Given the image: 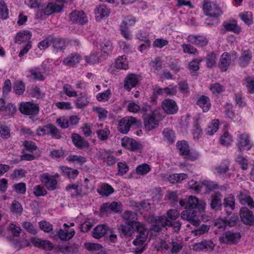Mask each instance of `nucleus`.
Segmentation results:
<instances>
[{
	"mask_svg": "<svg viewBox=\"0 0 254 254\" xmlns=\"http://www.w3.org/2000/svg\"><path fill=\"white\" fill-rule=\"evenodd\" d=\"M51 44L55 52L63 50L65 48V41L64 39L60 37H51Z\"/></svg>",
	"mask_w": 254,
	"mask_h": 254,
	"instance_id": "33",
	"label": "nucleus"
},
{
	"mask_svg": "<svg viewBox=\"0 0 254 254\" xmlns=\"http://www.w3.org/2000/svg\"><path fill=\"white\" fill-rule=\"evenodd\" d=\"M147 221L149 223H157L162 227H170L171 221L165 215H161L158 217L154 215H149L147 218Z\"/></svg>",
	"mask_w": 254,
	"mask_h": 254,
	"instance_id": "18",
	"label": "nucleus"
},
{
	"mask_svg": "<svg viewBox=\"0 0 254 254\" xmlns=\"http://www.w3.org/2000/svg\"><path fill=\"white\" fill-rule=\"evenodd\" d=\"M122 146L131 151H137L141 148V145L135 139L125 136L122 139Z\"/></svg>",
	"mask_w": 254,
	"mask_h": 254,
	"instance_id": "20",
	"label": "nucleus"
},
{
	"mask_svg": "<svg viewBox=\"0 0 254 254\" xmlns=\"http://www.w3.org/2000/svg\"><path fill=\"white\" fill-rule=\"evenodd\" d=\"M19 111L23 115L35 116L39 113V107L31 102H22L20 105Z\"/></svg>",
	"mask_w": 254,
	"mask_h": 254,
	"instance_id": "4",
	"label": "nucleus"
},
{
	"mask_svg": "<svg viewBox=\"0 0 254 254\" xmlns=\"http://www.w3.org/2000/svg\"><path fill=\"white\" fill-rule=\"evenodd\" d=\"M113 48V43L109 39H105L101 44V51L107 55L112 53Z\"/></svg>",
	"mask_w": 254,
	"mask_h": 254,
	"instance_id": "49",
	"label": "nucleus"
},
{
	"mask_svg": "<svg viewBox=\"0 0 254 254\" xmlns=\"http://www.w3.org/2000/svg\"><path fill=\"white\" fill-rule=\"evenodd\" d=\"M151 170L149 165L146 163H143L137 166L135 168L136 174L140 175H144L149 173Z\"/></svg>",
	"mask_w": 254,
	"mask_h": 254,
	"instance_id": "56",
	"label": "nucleus"
},
{
	"mask_svg": "<svg viewBox=\"0 0 254 254\" xmlns=\"http://www.w3.org/2000/svg\"><path fill=\"white\" fill-rule=\"evenodd\" d=\"M241 20L247 25H250L253 22V14L251 12L246 11L239 15Z\"/></svg>",
	"mask_w": 254,
	"mask_h": 254,
	"instance_id": "58",
	"label": "nucleus"
},
{
	"mask_svg": "<svg viewBox=\"0 0 254 254\" xmlns=\"http://www.w3.org/2000/svg\"><path fill=\"white\" fill-rule=\"evenodd\" d=\"M196 104L204 112H207L210 108V99L207 96L202 95L197 101Z\"/></svg>",
	"mask_w": 254,
	"mask_h": 254,
	"instance_id": "41",
	"label": "nucleus"
},
{
	"mask_svg": "<svg viewBox=\"0 0 254 254\" xmlns=\"http://www.w3.org/2000/svg\"><path fill=\"white\" fill-rule=\"evenodd\" d=\"M202 8L205 14L210 17L218 18L222 14L220 8L208 0H203Z\"/></svg>",
	"mask_w": 254,
	"mask_h": 254,
	"instance_id": "3",
	"label": "nucleus"
},
{
	"mask_svg": "<svg viewBox=\"0 0 254 254\" xmlns=\"http://www.w3.org/2000/svg\"><path fill=\"white\" fill-rule=\"evenodd\" d=\"M81 60L82 57L79 55L77 54H71L63 60V64L65 65L74 66L79 63Z\"/></svg>",
	"mask_w": 254,
	"mask_h": 254,
	"instance_id": "35",
	"label": "nucleus"
},
{
	"mask_svg": "<svg viewBox=\"0 0 254 254\" xmlns=\"http://www.w3.org/2000/svg\"><path fill=\"white\" fill-rule=\"evenodd\" d=\"M71 139L74 145L78 149H83L89 147L88 142L77 133H73Z\"/></svg>",
	"mask_w": 254,
	"mask_h": 254,
	"instance_id": "28",
	"label": "nucleus"
},
{
	"mask_svg": "<svg viewBox=\"0 0 254 254\" xmlns=\"http://www.w3.org/2000/svg\"><path fill=\"white\" fill-rule=\"evenodd\" d=\"M97 191L103 196H108L114 192V190L111 185L104 183L97 189Z\"/></svg>",
	"mask_w": 254,
	"mask_h": 254,
	"instance_id": "43",
	"label": "nucleus"
},
{
	"mask_svg": "<svg viewBox=\"0 0 254 254\" xmlns=\"http://www.w3.org/2000/svg\"><path fill=\"white\" fill-rule=\"evenodd\" d=\"M219 122L217 120H213L209 124L206 129V133L208 135H212L217 131L219 128Z\"/></svg>",
	"mask_w": 254,
	"mask_h": 254,
	"instance_id": "53",
	"label": "nucleus"
},
{
	"mask_svg": "<svg viewBox=\"0 0 254 254\" xmlns=\"http://www.w3.org/2000/svg\"><path fill=\"white\" fill-rule=\"evenodd\" d=\"M188 208L191 210L197 209L200 212H203L206 204L202 199H198L196 197L190 195L188 198Z\"/></svg>",
	"mask_w": 254,
	"mask_h": 254,
	"instance_id": "12",
	"label": "nucleus"
},
{
	"mask_svg": "<svg viewBox=\"0 0 254 254\" xmlns=\"http://www.w3.org/2000/svg\"><path fill=\"white\" fill-rule=\"evenodd\" d=\"M201 186H204L209 191L219 189L218 183L210 180H203L201 182Z\"/></svg>",
	"mask_w": 254,
	"mask_h": 254,
	"instance_id": "59",
	"label": "nucleus"
},
{
	"mask_svg": "<svg viewBox=\"0 0 254 254\" xmlns=\"http://www.w3.org/2000/svg\"><path fill=\"white\" fill-rule=\"evenodd\" d=\"M230 165V162L229 160H223L220 165L215 168V170L219 175L224 176L229 171Z\"/></svg>",
	"mask_w": 254,
	"mask_h": 254,
	"instance_id": "42",
	"label": "nucleus"
},
{
	"mask_svg": "<svg viewBox=\"0 0 254 254\" xmlns=\"http://www.w3.org/2000/svg\"><path fill=\"white\" fill-rule=\"evenodd\" d=\"M222 198L223 195L220 191H215L212 193L209 198L211 209L215 211L221 210L223 206Z\"/></svg>",
	"mask_w": 254,
	"mask_h": 254,
	"instance_id": "7",
	"label": "nucleus"
},
{
	"mask_svg": "<svg viewBox=\"0 0 254 254\" xmlns=\"http://www.w3.org/2000/svg\"><path fill=\"white\" fill-rule=\"evenodd\" d=\"M137 120L132 117H125L121 119L118 125V130L122 133L127 134L131 126L136 123Z\"/></svg>",
	"mask_w": 254,
	"mask_h": 254,
	"instance_id": "8",
	"label": "nucleus"
},
{
	"mask_svg": "<svg viewBox=\"0 0 254 254\" xmlns=\"http://www.w3.org/2000/svg\"><path fill=\"white\" fill-rule=\"evenodd\" d=\"M93 111L97 114L100 121H104L107 117L108 111L103 108L93 107Z\"/></svg>",
	"mask_w": 254,
	"mask_h": 254,
	"instance_id": "54",
	"label": "nucleus"
},
{
	"mask_svg": "<svg viewBox=\"0 0 254 254\" xmlns=\"http://www.w3.org/2000/svg\"><path fill=\"white\" fill-rule=\"evenodd\" d=\"M187 40L188 42L201 47L206 46L208 42V39L204 36L195 34L189 35L187 38Z\"/></svg>",
	"mask_w": 254,
	"mask_h": 254,
	"instance_id": "16",
	"label": "nucleus"
},
{
	"mask_svg": "<svg viewBox=\"0 0 254 254\" xmlns=\"http://www.w3.org/2000/svg\"><path fill=\"white\" fill-rule=\"evenodd\" d=\"M63 90L64 93L69 97H75L77 96V92L70 84H64L63 86Z\"/></svg>",
	"mask_w": 254,
	"mask_h": 254,
	"instance_id": "64",
	"label": "nucleus"
},
{
	"mask_svg": "<svg viewBox=\"0 0 254 254\" xmlns=\"http://www.w3.org/2000/svg\"><path fill=\"white\" fill-rule=\"evenodd\" d=\"M215 247L214 243L211 240H204L193 245V249L196 251L204 252L212 251Z\"/></svg>",
	"mask_w": 254,
	"mask_h": 254,
	"instance_id": "24",
	"label": "nucleus"
},
{
	"mask_svg": "<svg viewBox=\"0 0 254 254\" xmlns=\"http://www.w3.org/2000/svg\"><path fill=\"white\" fill-rule=\"evenodd\" d=\"M133 228L138 234L133 240V244L135 246L143 245L148 237V232L145 225L140 222L133 223Z\"/></svg>",
	"mask_w": 254,
	"mask_h": 254,
	"instance_id": "2",
	"label": "nucleus"
},
{
	"mask_svg": "<svg viewBox=\"0 0 254 254\" xmlns=\"http://www.w3.org/2000/svg\"><path fill=\"white\" fill-rule=\"evenodd\" d=\"M110 231V228L107 225L105 224L98 225L93 229L92 233V236L95 239H99L104 236Z\"/></svg>",
	"mask_w": 254,
	"mask_h": 254,
	"instance_id": "32",
	"label": "nucleus"
},
{
	"mask_svg": "<svg viewBox=\"0 0 254 254\" xmlns=\"http://www.w3.org/2000/svg\"><path fill=\"white\" fill-rule=\"evenodd\" d=\"M139 211L142 213L145 211H148L151 209V204L148 200H143L136 205Z\"/></svg>",
	"mask_w": 254,
	"mask_h": 254,
	"instance_id": "61",
	"label": "nucleus"
},
{
	"mask_svg": "<svg viewBox=\"0 0 254 254\" xmlns=\"http://www.w3.org/2000/svg\"><path fill=\"white\" fill-rule=\"evenodd\" d=\"M231 57L229 53L225 52L220 56L218 67L222 72L226 71L231 64Z\"/></svg>",
	"mask_w": 254,
	"mask_h": 254,
	"instance_id": "22",
	"label": "nucleus"
},
{
	"mask_svg": "<svg viewBox=\"0 0 254 254\" xmlns=\"http://www.w3.org/2000/svg\"><path fill=\"white\" fill-rule=\"evenodd\" d=\"M17 111L15 105L11 103L7 104L3 110L2 111V116L5 119L13 117Z\"/></svg>",
	"mask_w": 254,
	"mask_h": 254,
	"instance_id": "36",
	"label": "nucleus"
},
{
	"mask_svg": "<svg viewBox=\"0 0 254 254\" xmlns=\"http://www.w3.org/2000/svg\"><path fill=\"white\" fill-rule=\"evenodd\" d=\"M141 80L139 75L134 73H129L125 77L124 80V88L127 91H130L131 89L136 87Z\"/></svg>",
	"mask_w": 254,
	"mask_h": 254,
	"instance_id": "11",
	"label": "nucleus"
},
{
	"mask_svg": "<svg viewBox=\"0 0 254 254\" xmlns=\"http://www.w3.org/2000/svg\"><path fill=\"white\" fill-rule=\"evenodd\" d=\"M224 113L229 118L234 121H238L240 120V117L238 115H236L233 110V106L232 104L226 103L224 106Z\"/></svg>",
	"mask_w": 254,
	"mask_h": 254,
	"instance_id": "40",
	"label": "nucleus"
},
{
	"mask_svg": "<svg viewBox=\"0 0 254 254\" xmlns=\"http://www.w3.org/2000/svg\"><path fill=\"white\" fill-rule=\"evenodd\" d=\"M42 183L49 190H53L57 189L58 181L55 176L48 173H43L40 176Z\"/></svg>",
	"mask_w": 254,
	"mask_h": 254,
	"instance_id": "10",
	"label": "nucleus"
},
{
	"mask_svg": "<svg viewBox=\"0 0 254 254\" xmlns=\"http://www.w3.org/2000/svg\"><path fill=\"white\" fill-rule=\"evenodd\" d=\"M188 178V175L185 173L173 174L168 178V181L172 183H180Z\"/></svg>",
	"mask_w": 254,
	"mask_h": 254,
	"instance_id": "48",
	"label": "nucleus"
},
{
	"mask_svg": "<svg viewBox=\"0 0 254 254\" xmlns=\"http://www.w3.org/2000/svg\"><path fill=\"white\" fill-rule=\"evenodd\" d=\"M61 11V4L58 5L55 4L54 2H49L42 11L38 12L37 16L39 15H42V13H43L47 16H49L55 13L60 12Z\"/></svg>",
	"mask_w": 254,
	"mask_h": 254,
	"instance_id": "26",
	"label": "nucleus"
},
{
	"mask_svg": "<svg viewBox=\"0 0 254 254\" xmlns=\"http://www.w3.org/2000/svg\"><path fill=\"white\" fill-rule=\"evenodd\" d=\"M244 84L247 87L249 93H254V78L252 76H248L244 79Z\"/></svg>",
	"mask_w": 254,
	"mask_h": 254,
	"instance_id": "60",
	"label": "nucleus"
},
{
	"mask_svg": "<svg viewBox=\"0 0 254 254\" xmlns=\"http://www.w3.org/2000/svg\"><path fill=\"white\" fill-rule=\"evenodd\" d=\"M209 89L212 94L215 96L220 94L225 90L224 86L219 83L211 84L209 87Z\"/></svg>",
	"mask_w": 254,
	"mask_h": 254,
	"instance_id": "51",
	"label": "nucleus"
},
{
	"mask_svg": "<svg viewBox=\"0 0 254 254\" xmlns=\"http://www.w3.org/2000/svg\"><path fill=\"white\" fill-rule=\"evenodd\" d=\"M163 140L169 144H172L176 140V134L174 131L168 128H165L162 131Z\"/></svg>",
	"mask_w": 254,
	"mask_h": 254,
	"instance_id": "39",
	"label": "nucleus"
},
{
	"mask_svg": "<svg viewBox=\"0 0 254 254\" xmlns=\"http://www.w3.org/2000/svg\"><path fill=\"white\" fill-rule=\"evenodd\" d=\"M252 58V53L250 50L242 51L238 60V64L241 67H246L250 64Z\"/></svg>",
	"mask_w": 254,
	"mask_h": 254,
	"instance_id": "21",
	"label": "nucleus"
},
{
	"mask_svg": "<svg viewBox=\"0 0 254 254\" xmlns=\"http://www.w3.org/2000/svg\"><path fill=\"white\" fill-rule=\"evenodd\" d=\"M88 103L87 94L85 93H82L76 100L75 106L76 108L80 109L86 106Z\"/></svg>",
	"mask_w": 254,
	"mask_h": 254,
	"instance_id": "50",
	"label": "nucleus"
},
{
	"mask_svg": "<svg viewBox=\"0 0 254 254\" xmlns=\"http://www.w3.org/2000/svg\"><path fill=\"white\" fill-rule=\"evenodd\" d=\"M241 237L240 233L229 231L222 235L219 238V240L221 243L224 244H236L239 242Z\"/></svg>",
	"mask_w": 254,
	"mask_h": 254,
	"instance_id": "5",
	"label": "nucleus"
},
{
	"mask_svg": "<svg viewBox=\"0 0 254 254\" xmlns=\"http://www.w3.org/2000/svg\"><path fill=\"white\" fill-rule=\"evenodd\" d=\"M100 157L102 159L107 160V164L109 166L114 165L117 162V158L113 156L110 150H105L101 152Z\"/></svg>",
	"mask_w": 254,
	"mask_h": 254,
	"instance_id": "38",
	"label": "nucleus"
},
{
	"mask_svg": "<svg viewBox=\"0 0 254 254\" xmlns=\"http://www.w3.org/2000/svg\"><path fill=\"white\" fill-rule=\"evenodd\" d=\"M65 190L71 194L72 198L77 199H80L86 194V192L82 190L81 187L76 184L67 185Z\"/></svg>",
	"mask_w": 254,
	"mask_h": 254,
	"instance_id": "17",
	"label": "nucleus"
},
{
	"mask_svg": "<svg viewBox=\"0 0 254 254\" xmlns=\"http://www.w3.org/2000/svg\"><path fill=\"white\" fill-rule=\"evenodd\" d=\"M223 205L224 207L233 210L235 208V198L233 194H229L223 199Z\"/></svg>",
	"mask_w": 254,
	"mask_h": 254,
	"instance_id": "47",
	"label": "nucleus"
},
{
	"mask_svg": "<svg viewBox=\"0 0 254 254\" xmlns=\"http://www.w3.org/2000/svg\"><path fill=\"white\" fill-rule=\"evenodd\" d=\"M137 221H131L127 224H122L119 228L121 237H129L132 235L135 229L133 228V223L137 222Z\"/></svg>",
	"mask_w": 254,
	"mask_h": 254,
	"instance_id": "29",
	"label": "nucleus"
},
{
	"mask_svg": "<svg viewBox=\"0 0 254 254\" xmlns=\"http://www.w3.org/2000/svg\"><path fill=\"white\" fill-rule=\"evenodd\" d=\"M36 134L42 136L49 135L56 139H60L63 138L64 135L61 131L52 124L39 127L36 130Z\"/></svg>",
	"mask_w": 254,
	"mask_h": 254,
	"instance_id": "1",
	"label": "nucleus"
},
{
	"mask_svg": "<svg viewBox=\"0 0 254 254\" xmlns=\"http://www.w3.org/2000/svg\"><path fill=\"white\" fill-rule=\"evenodd\" d=\"M162 107L168 114H174L178 110L176 102L172 99H167L163 101Z\"/></svg>",
	"mask_w": 254,
	"mask_h": 254,
	"instance_id": "25",
	"label": "nucleus"
},
{
	"mask_svg": "<svg viewBox=\"0 0 254 254\" xmlns=\"http://www.w3.org/2000/svg\"><path fill=\"white\" fill-rule=\"evenodd\" d=\"M177 146L180 151V154L184 156L185 158L190 160H194L196 159L197 156H192L190 154V147L186 141H178L177 143Z\"/></svg>",
	"mask_w": 254,
	"mask_h": 254,
	"instance_id": "15",
	"label": "nucleus"
},
{
	"mask_svg": "<svg viewBox=\"0 0 254 254\" xmlns=\"http://www.w3.org/2000/svg\"><path fill=\"white\" fill-rule=\"evenodd\" d=\"M238 141L239 143L237 144V146L240 151H242V149L250 150L252 147L249 136L246 133L240 134Z\"/></svg>",
	"mask_w": 254,
	"mask_h": 254,
	"instance_id": "31",
	"label": "nucleus"
},
{
	"mask_svg": "<svg viewBox=\"0 0 254 254\" xmlns=\"http://www.w3.org/2000/svg\"><path fill=\"white\" fill-rule=\"evenodd\" d=\"M60 169L64 175L71 179H75L79 174V172L77 169L67 167L61 166Z\"/></svg>",
	"mask_w": 254,
	"mask_h": 254,
	"instance_id": "45",
	"label": "nucleus"
},
{
	"mask_svg": "<svg viewBox=\"0 0 254 254\" xmlns=\"http://www.w3.org/2000/svg\"><path fill=\"white\" fill-rule=\"evenodd\" d=\"M0 16L3 19H6L8 17V9L3 0H0Z\"/></svg>",
	"mask_w": 254,
	"mask_h": 254,
	"instance_id": "62",
	"label": "nucleus"
},
{
	"mask_svg": "<svg viewBox=\"0 0 254 254\" xmlns=\"http://www.w3.org/2000/svg\"><path fill=\"white\" fill-rule=\"evenodd\" d=\"M75 231L72 229L69 232L64 231L61 229L58 232V236L62 240L68 241L71 239L75 235Z\"/></svg>",
	"mask_w": 254,
	"mask_h": 254,
	"instance_id": "52",
	"label": "nucleus"
},
{
	"mask_svg": "<svg viewBox=\"0 0 254 254\" xmlns=\"http://www.w3.org/2000/svg\"><path fill=\"white\" fill-rule=\"evenodd\" d=\"M186 209V210L182 212L181 217L182 219L189 221L191 218L194 217L196 216V211L190 208Z\"/></svg>",
	"mask_w": 254,
	"mask_h": 254,
	"instance_id": "55",
	"label": "nucleus"
},
{
	"mask_svg": "<svg viewBox=\"0 0 254 254\" xmlns=\"http://www.w3.org/2000/svg\"><path fill=\"white\" fill-rule=\"evenodd\" d=\"M98 52H93L89 56H85L84 59L86 63L90 64H94L99 62L100 57L98 56Z\"/></svg>",
	"mask_w": 254,
	"mask_h": 254,
	"instance_id": "57",
	"label": "nucleus"
},
{
	"mask_svg": "<svg viewBox=\"0 0 254 254\" xmlns=\"http://www.w3.org/2000/svg\"><path fill=\"white\" fill-rule=\"evenodd\" d=\"M237 197L241 204L247 205L251 209H254V200L250 196L249 191L246 190H242L238 192Z\"/></svg>",
	"mask_w": 254,
	"mask_h": 254,
	"instance_id": "9",
	"label": "nucleus"
},
{
	"mask_svg": "<svg viewBox=\"0 0 254 254\" xmlns=\"http://www.w3.org/2000/svg\"><path fill=\"white\" fill-rule=\"evenodd\" d=\"M240 216L242 222L247 225H252L254 223V216L252 211L248 207H242L240 210Z\"/></svg>",
	"mask_w": 254,
	"mask_h": 254,
	"instance_id": "14",
	"label": "nucleus"
},
{
	"mask_svg": "<svg viewBox=\"0 0 254 254\" xmlns=\"http://www.w3.org/2000/svg\"><path fill=\"white\" fill-rule=\"evenodd\" d=\"M60 250L64 254H76L78 252L77 245L74 244L63 245L60 247Z\"/></svg>",
	"mask_w": 254,
	"mask_h": 254,
	"instance_id": "44",
	"label": "nucleus"
},
{
	"mask_svg": "<svg viewBox=\"0 0 254 254\" xmlns=\"http://www.w3.org/2000/svg\"><path fill=\"white\" fill-rule=\"evenodd\" d=\"M171 248V251L173 254H178L182 249V240L177 237L172 238L170 242Z\"/></svg>",
	"mask_w": 254,
	"mask_h": 254,
	"instance_id": "37",
	"label": "nucleus"
},
{
	"mask_svg": "<svg viewBox=\"0 0 254 254\" xmlns=\"http://www.w3.org/2000/svg\"><path fill=\"white\" fill-rule=\"evenodd\" d=\"M31 32L28 30L20 31L16 35L15 42L20 45L25 43L26 44L31 42Z\"/></svg>",
	"mask_w": 254,
	"mask_h": 254,
	"instance_id": "30",
	"label": "nucleus"
},
{
	"mask_svg": "<svg viewBox=\"0 0 254 254\" xmlns=\"http://www.w3.org/2000/svg\"><path fill=\"white\" fill-rule=\"evenodd\" d=\"M30 241L36 247L46 250H51L53 248L52 243L48 240H43L36 237H31Z\"/></svg>",
	"mask_w": 254,
	"mask_h": 254,
	"instance_id": "23",
	"label": "nucleus"
},
{
	"mask_svg": "<svg viewBox=\"0 0 254 254\" xmlns=\"http://www.w3.org/2000/svg\"><path fill=\"white\" fill-rule=\"evenodd\" d=\"M96 133L99 139L101 140H106L108 138L110 131L108 128L105 127L103 129H100L96 131Z\"/></svg>",
	"mask_w": 254,
	"mask_h": 254,
	"instance_id": "63",
	"label": "nucleus"
},
{
	"mask_svg": "<svg viewBox=\"0 0 254 254\" xmlns=\"http://www.w3.org/2000/svg\"><path fill=\"white\" fill-rule=\"evenodd\" d=\"M143 121L144 128L147 131H150L159 125V121L156 119L155 114L144 117Z\"/></svg>",
	"mask_w": 254,
	"mask_h": 254,
	"instance_id": "27",
	"label": "nucleus"
},
{
	"mask_svg": "<svg viewBox=\"0 0 254 254\" xmlns=\"http://www.w3.org/2000/svg\"><path fill=\"white\" fill-rule=\"evenodd\" d=\"M110 13V9L104 4L98 6L95 10L96 19L97 21H100L104 17L109 16Z\"/></svg>",
	"mask_w": 254,
	"mask_h": 254,
	"instance_id": "34",
	"label": "nucleus"
},
{
	"mask_svg": "<svg viewBox=\"0 0 254 254\" xmlns=\"http://www.w3.org/2000/svg\"><path fill=\"white\" fill-rule=\"evenodd\" d=\"M115 66L117 69L126 70L128 68V61L125 55L119 57L116 61Z\"/></svg>",
	"mask_w": 254,
	"mask_h": 254,
	"instance_id": "46",
	"label": "nucleus"
},
{
	"mask_svg": "<svg viewBox=\"0 0 254 254\" xmlns=\"http://www.w3.org/2000/svg\"><path fill=\"white\" fill-rule=\"evenodd\" d=\"M122 208L123 205L120 202H106L101 206L100 211L102 213L106 214L111 212L121 213L122 211Z\"/></svg>",
	"mask_w": 254,
	"mask_h": 254,
	"instance_id": "6",
	"label": "nucleus"
},
{
	"mask_svg": "<svg viewBox=\"0 0 254 254\" xmlns=\"http://www.w3.org/2000/svg\"><path fill=\"white\" fill-rule=\"evenodd\" d=\"M69 18L73 22L81 25H83L88 22L87 17L83 11H73L70 13Z\"/></svg>",
	"mask_w": 254,
	"mask_h": 254,
	"instance_id": "19",
	"label": "nucleus"
},
{
	"mask_svg": "<svg viewBox=\"0 0 254 254\" xmlns=\"http://www.w3.org/2000/svg\"><path fill=\"white\" fill-rule=\"evenodd\" d=\"M222 26L224 29L220 30L222 34H224L226 31H230L239 34L242 31V28L238 25L237 21L235 19L224 22Z\"/></svg>",
	"mask_w": 254,
	"mask_h": 254,
	"instance_id": "13",
	"label": "nucleus"
}]
</instances>
